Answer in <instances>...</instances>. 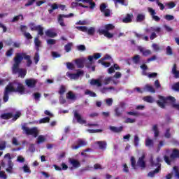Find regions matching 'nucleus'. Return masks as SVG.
Masks as SVG:
<instances>
[{"instance_id": "f257e3e1", "label": "nucleus", "mask_w": 179, "mask_h": 179, "mask_svg": "<svg viewBox=\"0 0 179 179\" xmlns=\"http://www.w3.org/2000/svg\"><path fill=\"white\" fill-rule=\"evenodd\" d=\"M25 92L26 88L24 87V85L22 84V83H17L16 88L13 87V83H10L5 88L3 96V103H8L9 100V93H19V94L22 95L24 94Z\"/></svg>"}, {"instance_id": "f03ea898", "label": "nucleus", "mask_w": 179, "mask_h": 179, "mask_svg": "<svg viewBox=\"0 0 179 179\" xmlns=\"http://www.w3.org/2000/svg\"><path fill=\"white\" fill-rule=\"evenodd\" d=\"M22 56H17L13 58L14 64L12 67L13 75L18 74L19 78L24 79L27 75V70L26 69L20 68V64H22Z\"/></svg>"}, {"instance_id": "7ed1b4c3", "label": "nucleus", "mask_w": 179, "mask_h": 179, "mask_svg": "<svg viewBox=\"0 0 179 179\" xmlns=\"http://www.w3.org/2000/svg\"><path fill=\"white\" fill-rule=\"evenodd\" d=\"M145 155L143 154L140 157L137 161L135 159L134 157H131V164L134 170H138V167H140L141 170H145L146 169V162H145Z\"/></svg>"}, {"instance_id": "20e7f679", "label": "nucleus", "mask_w": 179, "mask_h": 179, "mask_svg": "<svg viewBox=\"0 0 179 179\" xmlns=\"http://www.w3.org/2000/svg\"><path fill=\"white\" fill-rule=\"evenodd\" d=\"M104 28L105 29H98L97 33H99L100 36L103 35L105 37H107V38H113L114 34L110 33V31L114 30L115 27L113 24H107L105 25Z\"/></svg>"}, {"instance_id": "39448f33", "label": "nucleus", "mask_w": 179, "mask_h": 179, "mask_svg": "<svg viewBox=\"0 0 179 179\" xmlns=\"http://www.w3.org/2000/svg\"><path fill=\"white\" fill-rule=\"evenodd\" d=\"M176 159H179V150L176 148L172 150L170 157L167 155L164 156V162L169 166H170L171 164V162H174Z\"/></svg>"}, {"instance_id": "423d86ee", "label": "nucleus", "mask_w": 179, "mask_h": 179, "mask_svg": "<svg viewBox=\"0 0 179 179\" xmlns=\"http://www.w3.org/2000/svg\"><path fill=\"white\" fill-rule=\"evenodd\" d=\"M22 129L27 136L31 135L34 138H37L38 136V129L37 127H32L30 129L25 125H22Z\"/></svg>"}, {"instance_id": "0eeeda50", "label": "nucleus", "mask_w": 179, "mask_h": 179, "mask_svg": "<svg viewBox=\"0 0 179 179\" xmlns=\"http://www.w3.org/2000/svg\"><path fill=\"white\" fill-rule=\"evenodd\" d=\"M17 56H20V57H21V58H22V61H23V59L27 60V66H31L33 62L31 61L30 55H29L24 52L16 53L15 57L14 58H17Z\"/></svg>"}, {"instance_id": "6e6552de", "label": "nucleus", "mask_w": 179, "mask_h": 179, "mask_svg": "<svg viewBox=\"0 0 179 179\" xmlns=\"http://www.w3.org/2000/svg\"><path fill=\"white\" fill-rule=\"evenodd\" d=\"M8 158V160L7 161V164H8V168L6 169V171H7V173H12V170H13V163L12 162V159H13V157H12V156H10V153H7L4 155V159Z\"/></svg>"}, {"instance_id": "1a4fd4ad", "label": "nucleus", "mask_w": 179, "mask_h": 179, "mask_svg": "<svg viewBox=\"0 0 179 179\" xmlns=\"http://www.w3.org/2000/svg\"><path fill=\"white\" fill-rule=\"evenodd\" d=\"M99 9L101 12L103 13L105 17H110V16H111V10L107 8V5L106 3H101L99 6Z\"/></svg>"}, {"instance_id": "9d476101", "label": "nucleus", "mask_w": 179, "mask_h": 179, "mask_svg": "<svg viewBox=\"0 0 179 179\" xmlns=\"http://www.w3.org/2000/svg\"><path fill=\"white\" fill-rule=\"evenodd\" d=\"M49 6H50L51 9L48 10V12L50 15L54 12V10H56V9H58V8H61V10H65L66 6L63 4L58 5L57 3H54L53 4L50 5L49 4Z\"/></svg>"}, {"instance_id": "9b49d317", "label": "nucleus", "mask_w": 179, "mask_h": 179, "mask_svg": "<svg viewBox=\"0 0 179 179\" xmlns=\"http://www.w3.org/2000/svg\"><path fill=\"white\" fill-rule=\"evenodd\" d=\"M25 83L28 87L33 89L36 87V85H37V80L34 78L27 79L25 80Z\"/></svg>"}, {"instance_id": "f8f14e48", "label": "nucleus", "mask_w": 179, "mask_h": 179, "mask_svg": "<svg viewBox=\"0 0 179 179\" xmlns=\"http://www.w3.org/2000/svg\"><path fill=\"white\" fill-rule=\"evenodd\" d=\"M74 120H76V122L78 124H80L81 125H83V124L87 123L86 120H85L83 117H82L80 114H79L78 113H74Z\"/></svg>"}, {"instance_id": "ddd939ff", "label": "nucleus", "mask_w": 179, "mask_h": 179, "mask_svg": "<svg viewBox=\"0 0 179 179\" xmlns=\"http://www.w3.org/2000/svg\"><path fill=\"white\" fill-rule=\"evenodd\" d=\"M77 143H78L77 145L71 146V149H73V150H76L79 149V148H81V146H86V145H87V143H86V141H85L82 139H78L77 141Z\"/></svg>"}, {"instance_id": "4468645a", "label": "nucleus", "mask_w": 179, "mask_h": 179, "mask_svg": "<svg viewBox=\"0 0 179 179\" xmlns=\"http://www.w3.org/2000/svg\"><path fill=\"white\" fill-rule=\"evenodd\" d=\"M148 10L150 14V15L152 16V18L153 19V20H155V22H160V18L159 17V16L155 15L156 10H155V9H153L152 8H148Z\"/></svg>"}, {"instance_id": "2eb2a0df", "label": "nucleus", "mask_w": 179, "mask_h": 179, "mask_svg": "<svg viewBox=\"0 0 179 179\" xmlns=\"http://www.w3.org/2000/svg\"><path fill=\"white\" fill-rule=\"evenodd\" d=\"M159 100H158L157 101V105L161 108H165V107H166V99L162 96H159Z\"/></svg>"}, {"instance_id": "dca6fc26", "label": "nucleus", "mask_w": 179, "mask_h": 179, "mask_svg": "<svg viewBox=\"0 0 179 179\" xmlns=\"http://www.w3.org/2000/svg\"><path fill=\"white\" fill-rule=\"evenodd\" d=\"M150 169H153L156 167V169L159 168V171H162V164L161 163H157L153 161V159H151L150 161Z\"/></svg>"}, {"instance_id": "f3484780", "label": "nucleus", "mask_w": 179, "mask_h": 179, "mask_svg": "<svg viewBox=\"0 0 179 179\" xmlns=\"http://www.w3.org/2000/svg\"><path fill=\"white\" fill-rule=\"evenodd\" d=\"M34 45L36 51L38 52V51H40V47H41V41H40L39 36H36L34 38Z\"/></svg>"}, {"instance_id": "a211bd4d", "label": "nucleus", "mask_w": 179, "mask_h": 179, "mask_svg": "<svg viewBox=\"0 0 179 179\" xmlns=\"http://www.w3.org/2000/svg\"><path fill=\"white\" fill-rule=\"evenodd\" d=\"M96 145H98L101 150H106L107 149V142L104 141H96Z\"/></svg>"}, {"instance_id": "6ab92c4d", "label": "nucleus", "mask_w": 179, "mask_h": 179, "mask_svg": "<svg viewBox=\"0 0 179 179\" xmlns=\"http://www.w3.org/2000/svg\"><path fill=\"white\" fill-rule=\"evenodd\" d=\"M90 85L91 86H97V87H101L102 86L101 81L99 79H94L92 78L90 80Z\"/></svg>"}, {"instance_id": "aec40b11", "label": "nucleus", "mask_w": 179, "mask_h": 179, "mask_svg": "<svg viewBox=\"0 0 179 179\" xmlns=\"http://www.w3.org/2000/svg\"><path fill=\"white\" fill-rule=\"evenodd\" d=\"M66 97L67 100H72L73 101H75L78 98L76 97V95L73 94L72 91H69L67 92Z\"/></svg>"}, {"instance_id": "412c9836", "label": "nucleus", "mask_w": 179, "mask_h": 179, "mask_svg": "<svg viewBox=\"0 0 179 179\" xmlns=\"http://www.w3.org/2000/svg\"><path fill=\"white\" fill-rule=\"evenodd\" d=\"M64 17H65V15L64 14H60L57 17V22L62 27H65V26H66L65 22H64Z\"/></svg>"}, {"instance_id": "4be33fe9", "label": "nucleus", "mask_w": 179, "mask_h": 179, "mask_svg": "<svg viewBox=\"0 0 179 179\" xmlns=\"http://www.w3.org/2000/svg\"><path fill=\"white\" fill-rule=\"evenodd\" d=\"M69 162L74 169H79V167H80V162L77 159H70Z\"/></svg>"}, {"instance_id": "5701e85b", "label": "nucleus", "mask_w": 179, "mask_h": 179, "mask_svg": "<svg viewBox=\"0 0 179 179\" xmlns=\"http://www.w3.org/2000/svg\"><path fill=\"white\" fill-rule=\"evenodd\" d=\"M101 57V54L100 53H95L94 55H90L88 56V60L91 64L93 62V59H99Z\"/></svg>"}, {"instance_id": "b1692460", "label": "nucleus", "mask_w": 179, "mask_h": 179, "mask_svg": "<svg viewBox=\"0 0 179 179\" xmlns=\"http://www.w3.org/2000/svg\"><path fill=\"white\" fill-rule=\"evenodd\" d=\"M132 17H134V15L129 13L127 14L126 17L122 19L123 23H131Z\"/></svg>"}, {"instance_id": "393cba45", "label": "nucleus", "mask_w": 179, "mask_h": 179, "mask_svg": "<svg viewBox=\"0 0 179 179\" xmlns=\"http://www.w3.org/2000/svg\"><path fill=\"white\" fill-rule=\"evenodd\" d=\"M110 129L112 132H115V134H119V132H122L124 129V127L120 126V127H115L114 126H110Z\"/></svg>"}, {"instance_id": "a878e982", "label": "nucleus", "mask_w": 179, "mask_h": 179, "mask_svg": "<svg viewBox=\"0 0 179 179\" xmlns=\"http://www.w3.org/2000/svg\"><path fill=\"white\" fill-rule=\"evenodd\" d=\"M160 173V168H156L154 171H150L148 173V177H151V178H153L155 177V174H159Z\"/></svg>"}, {"instance_id": "bb28decb", "label": "nucleus", "mask_w": 179, "mask_h": 179, "mask_svg": "<svg viewBox=\"0 0 179 179\" xmlns=\"http://www.w3.org/2000/svg\"><path fill=\"white\" fill-rule=\"evenodd\" d=\"M35 31H38V36H41V37H42V36H44V27H43V26L41 25H37Z\"/></svg>"}, {"instance_id": "cd10ccee", "label": "nucleus", "mask_w": 179, "mask_h": 179, "mask_svg": "<svg viewBox=\"0 0 179 179\" xmlns=\"http://www.w3.org/2000/svg\"><path fill=\"white\" fill-rule=\"evenodd\" d=\"M1 118L2 120H10V118H13V114L12 113H3L1 115Z\"/></svg>"}, {"instance_id": "c85d7f7f", "label": "nucleus", "mask_w": 179, "mask_h": 179, "mask_svg": "<svg viewBox=\"0 0 179 179\" xmlns=\"http://www.w3.org/2000/svg\"><path fill=\"white\" fill-rule=\"evenodd\" d=\"M45 34L47 37H50L51 38H54V37H57V34L55 32H52L51 29H48L45 31Z\"/></svg>"}, {"instance_id": "c756f323", "label": "nucleus", "mask_w": 179, "mask_h": 179, "mask_svg": "<svg viewBox=\"0 0 179 179\" xmlns=\"http://www.w3.org/2000/svg\"><path fill=\"white\" fill-rule=\"evenodd\" d=\"M143 100L144 101H146V103H154L155 99L152 98V96H145L143 98Z\"/></svg>"}, {"instance_id": "7c9ffc66", "label": "nucleus", "mask_w": 179, "mask_h": 179, "mask_svg": "<svg viewBox=\"0 0 179 179\" xmlns=\"http://www.w3.org/2000/svg\"><path fill=\"white\" fill-rule=\"evenodd\" d=\"M73 45V43H68L66 45H64V50L66 52H70V51H72V46Z\"/></svg>"}, {"instance_id": "2f4dec72", "label": "nucleus", "mask_w": 179, "mask_h": 179, "mask_svg": "<svg viewBox=\"0 0 179 179\" xmlns=\"http://www.w3.org/2000/svg\"><path fill=\"white\" fill-rule=\"evenodd\" d=\"M145 19V14L140 13L137 15L136 20L137 22H143Z\"/></svg>"}, {"instance_id": "473e14b6", "label": "nucleus", "mask_w": 179, "mask_h": 179, "mask_svg": "<svg viewBox=\"0 0 179 179\" xmlns=\"http://www.w3.org/2000/svg\"><path fill=\"white\" fill-rule=\"evenodd\" d=\"M132 61H133V62H134V64L138 65V64H139V62H141V56L139 55H134L132 57Z\"/></svg>"}, {"instance_id": "72a5a7b5", "label": "nucleus", "mask_w": 179, "mask_h": 179, "mask_svg": "<svg viewBox=\"0 0 179 179\" xmlns=\"http://www.w3.org/2000/svg\"><path fill=\"white\" fill-rule=\"evenodd\" d=\"M145 87L147 92H150V93H156V90H155V87H153V86L146 85Z\"/></svg>"}, {"instance_id": "f704fd0d", "label": "nucleus", "mask_w": 179, "mask_h": 179, "mask_svg": "<svg viewBox=\"0 0 179 179\" xmlns=\"http://www.w3.org/2000/svg\"><path fill=\"white\" fill-rule=\"evenodd\" d=\"M152 131H154V136L155 138H157L160 134L159 129H157V124H155L152 127Z\"/></svg>"}, {"instance_id": "c9c22d12", "label": "nucleus", "mask_w": 179, "mask_h": 179, "mask_svg": "<svg viewBox=\"0 0 179 179\" xmlns=\"http://www.w3.org/2000/svg\"><path fill=\"white\" fill-rule=\"evenodd\" d=\"M45 141V137L43 135H40L37 138V142L36 143L38 145H40V143H44V141Z\"/></svg>"}, {"instance_id": "e433bc0d", "label": "nucleus", "mask_w": 179, "mask_h": 179, "mask_svg": "<svg viewBox=\"0 0 179 179\" xmlns=\"http://www.w3.org/2000/svg\"><path fill=\"white\" fill-rule=\"evenodd\" d=\"M153 145H154L153 140H152L150 138H147L145 140V146L147 148H150V146H153Z\"/></svg>"}, {"instance_id": "4c0bfd02", "label": "nucleus", "mask_w": 179, "mask_h": 179, "mask_svg": "<svg viewBox=\"0 0 179 179\" xmlns=\"http://www.w3.org/2000/svg\"><path fill=\"white\" fill-rule=\"evenodd\" d=\"M76 64L78 68H83V66H84L83 60H82V59H77L76 60Z\"/></svg>"}, {"instance_id": "58836bf2", "label": "nucleus", "mask_w": 179, "mask_h": 179, "mask_svg": "<svg viewBox=\"0 0 179 179\" xmlns=\"http://www.w3.org/2000/svg\"><path fill=\"white\" fill-rule=\"evenodd\" d=\"M20 17H21V20H23V15H22V14H20V15H17V16H15L13 19H12V20H11V22H12V23H15V22H17L20 19Z\"/></svg>"}, {"instance_id": "ea45409f", "label": "nucleus", "mask_w": 179, "mask_h": 179, "mask_svg": "<svg viewBox=\"0 0 179 179\" xmlns=\"http://www.w3.org/2000/svg\"><path fill=\"white\" fill-rule=\"evenodd\" d=\"M96 32V29L94 27H91L90 29H87V33L89 36H94V33Z\"/></svg>"}, {"instance_id": "a19ab883", "label": "nucleus", "mask_w": 179, "mask_h": 179, "mask_svg": "<svg viewBox=\"0 0 179 179\" xmlns=\"http://www.w3.org/2000/svg\"><path fill=\"white\" fill-rule=\"evenodd\" d=\"M139 136L138 135L134 136V145L136 148L139 146Z\"/></svg>"}, {"instance_id": "79ce46f5", "label": "nucleus", "mask_w": 179, "mask_h": 179, "mask_svg": "<svg viewBox=\"0 0 179 179\" xmlns=\"http://www.w3.org/2000/svg\"><path fill=\"white\" fill-rule=\"evenodd\" d=\"M115 90L114 87H104L101 90V93L106 94L107 93V92H108V90Z\"/></svg>"}, {"instance_id": "37998d69", "label": "nucleus", "mask_w": 179, "mask_h": 179, "mask_svg": "<svg viewBox=\"0 0 179 179\" xmlns=\"http://www.w3.org/2000/svg\"><path fill=\"white\" fill-rule=\"evenodd\" d=\"M46 122H50V117H45L39 120V124H46Z\"/></svg>"}, {"instance_id": "c03bdc74", "label": "nucleus", "mask_w": 179, "mask_h": 179, "mask_svg": "<svg viewBox=\"0 0 179 179\" xmlns=\"http://www.w3.org/2000/svg\"><path fill=\"white\" fill-rule=\"evenodd\" d=\"M66 76H68V78H70V79H76L78 78L76 73H71L69 72L66 73Z\"/></svg>"}, {"instance_id": "a18cd8bd", "label": "nucleus", "mask_w": 179, "mask_h": 179, "mask_svg": "<svg viewBox=\"0 0 179 179\" xmlns=\"http://www.w3.org/2000/svg\"><path fill=\"white\" fill-rule=\"evenodd\" d=\"M34 61L36 64H38V62L40 61V55H38V52H36L34 57Z\"/></svg>"}, {"instance_id": "49530a36", "label": "nucleus", "mask_w": 179, "mask_h": 179, "mask_svg": "<svg viewBox=\"0 0 179 179\" xmlns=\"http://www.w3.org/2000/svg\"><path fill=\"white\" fill-rule=\"evenodd\" d=\"M141 52H143V55L144 57H148L152 54V51L150 50H145L143 51L142 50H140Z\"/></svg>"}, {"instance_id": "de8ad7c7", "label": "nucleus", "mask_w": 179, "mask_h": 179, "mask_svg": "<svg viewBox=\"0 0 179 179\" xmlns=\"http://www.w3.org/2000/svg\"><path fill=\"white\" fill-rule=\"evenodd\" d=\"M31 31H36V29H37V25L34 22H31L29 24Z\"/></svg>"}, {"instance_id": "09e8293b", "label": "nucleus", "mask_w": 179, "mask_h": 179, "mask_svg": "<svg viewBox=\"0 0 179 179\" xmlns=\"http://www.w3.org/2000/svg\"><path fill=\"white\" fill-rule=\"evenodd\" d=\"M164 136L167 139H170V138H171V134L170 133V128L166 129L165 134H164Z\"/></svg>"}, {"instance_id": "8fccbe9b", "label": "nucleus", "mask_w": 179, "mask_h": 179, "mask_svg": "<svg viewBox=\"0 0 179 179\" xmlns=\"http://www.w3.org/2000/svg\"><path fill=\"white\" fill-rule=\"evenodd\" d=\"M136 120L135 119H132V118H129V117H127L124 122L125 124H134V122H136Z\"/></svg>"}, {"instance_id": "3c124183", "label": "nucleus", "mask_w": 179, "mask_h": 179, "mask_svg": "<svg viewBox=\"0 0 179 179\" xmlns=\"http://www.w3.org/2000/svg\"><path fill=\"white\" fill-rule=\"evenodd\" d=\"M87 132H90V134H96L97 132H103V129H87Z\"/></svg>"}, {"instance_id": "603ef678", "label": "nucleus", "mask_w": 179, "mask_h": 179, "mask_svg": "<svg viewBox=\"0 0 179 179\" xmlns=\"http://www.w3.org/2000/svg\"><path fill=\"white\" fill-rule=\"evenodd\" d=\"M113 80V77H107L105 78V79L103 80V83L104 85H108L110 84V82H111Z\"/></svg>"}, {"instance_id": "864d4df0", "label": "nucleus", "mask_w": 179, "mask_h": 179, "mask_svg": "<svg viewBox=\"0 0 179 179\" xmlns=\"http://www.w3.org/2000/svg\"><path fill=\"white\" fill-rule=\"evenodd\" d=\"M47 44L48 45H54V44H57V41L55 39H48Z\"/></svg>"}, {"instance_id": "5fc2aeb1", "label": "nucleus", "mask_w": 179, "mask_h": 179, "mask_svg": "<svg viewBox=\"0 0 179 179\" xmlns=\"http://www.w3.org/2000/svg\"><path fill=\"white\" fill-rule=\"evenodd\" d=\"M173 90H175V92H179V82L175 83L172 86Z\"/></svg>"}, {"instance_id": "6e6d98bb", "label": "nucleus", "mask_w": 179, "mask_h": 179, "mask_svg": "<svg viewBox=\"0 0 179 179\" xmlns=\"http://www.w3.org/2000/svg\"><path fill=\"white\" fill-rule=\"evenodd\" d=\"M129 115H132L133 117H135L136 118H138V117H141L142 115V113H128Z\"/></svg>"}, {"instance_id": "4d7b16f0", "label": "nucleus", "mask_w": 179, "mask_h": 179, "mask_svg": "<svg viewBox=\"0 0 179 179\" xmlns=\"http://www.w3.org/2000/svg\"><path fill=\"white\" fill-rule=\"evenodd\" d=\"M161 10H164V4L160 3V0H155Z\"/></svg>"}, {"instance_id": "13d9d810", "label": "nucleus", "mask_w": 179, "mask_h": 179, "mask_svg": "<svg viewBox=\"0 0 179 179\" xmlns=\"http://www.w3.org/2000/svg\"><path fill=\"white\" fill-rule=\"evenodd\" d=\"M6 57H12L13 55V48H10L7 52H6Z\"/></svg>"}, {"instance_id": "bf43d9fd", "label": "nucleus", "mask_w": 179, "mask_h": 179, "mask_svg": "<svg viewBox=\"0 0 179 179\" xmlns=\"http://www.w3.org/2000/svg\"><path fill=\"white\" fill-rule=\"evenodd\" d=\"M85 94H90L91 97H96L97 96L95 92H92L90 90H87L85 92Z\"/></svg>"}, {"instance_id": "052dcab7", "label": "nucleus", "mask_w": 179, "mask_h": 179, "mask_svg": "<svg viewBox=\"0 0 179 179\" xmlns=\"http://www.w3.org/2000/svg\"><path fill=\"white\" fill-rule=\"evenodd\" d=\"M23 36L26 37L27 40H31L33 38V36H31L29 32L24 33Z\"/></svg>"}, {"instance_id": "680f3d73", "label": "nucleus", "mask_w": 179, "mask_h": 179, "mask_svg": "<svg viewBox=\"0 0 179 179\" xmlns=\"http://www.w3.org/2000/svg\"><path fill=\"white\" fill-rule=\"evenodd\" d=\"M164 19H166V20H168L169 22H170V20H174V17L171 15H166L164 16Z\"/></svg>"}, {"instance_id": "e2e57ef3", "label": "nucleus", "mask_w": 179, "mask_h": 179, "mask_svg": "<svg viewBox=\"0 0 179 179\" xmlns=\"http://www.w3.org/2000/svg\"><path fill=\"white\" fill-rule=\"evenodd\" d=\"M77 29L83 33H87V27H78Z\"/></svg>"}, {"instance_id": "0e129e2a", "label": "nucleus", "mask_w": 179, "mask_h": 179, "mask_svg": "<svg viewBox=\"0 0 179 179\" xmlns=\"http://www.w3.org/2000/svg\"><path fill=\"white\" fill-rule=\"evenodd\" d=\"M66 66H67L68 69H70L71 71L75 69V66L73 65V64H72L71 62H67Z\"/></svg>"}, {"instance_id": "69168bd1", "label": "nucleus", "mask_w": 179, "mask_h": 179, "mask_svg": "<svg viewBox=\"0 0 179 179\" xmlns=\"http://www.w3.org/2000/svg\"><path fill=\"white\" fill-rule=\"evenodd\" d=\"M166 5H167L169 9H173V8H176V3H174L173 1L168 3Z\"/></svg>"}, {"instance_id": "338daca9", "label": "nucleus", "mask_w": 179, "mask_h": 179, "mask_svg": "<svg viewBox=\"0 0 179 179\" xmlns=\"http://www.w3.org/2000/svg\"><path fill=\"white\" fill-rule=\"evenodd\" d=\"M20 30L22 31V33H27V26L26 25H21L20 26Z\"/></svg>"}, {"instance_id": "774afa93", "label": "nucleus", "mask_w": 179, "mask_h": 179, "mask_svg": "<svg viewBox=\"0 0 179 179\" xmlns=\"http://www.w3.org/2000/svg\"><path fill=\"white\" fill-rule=\"evenodd\" d=\"M106 103L107 104V106H113V99L111 98H109V99H106Z\"/></svg>"}]
</instances>
